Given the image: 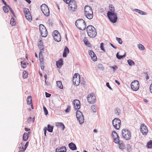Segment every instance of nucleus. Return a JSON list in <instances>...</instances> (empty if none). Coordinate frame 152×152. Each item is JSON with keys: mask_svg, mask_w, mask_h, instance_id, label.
<instances>
[{"mask_svg": "<svg viewBox=\"0 0 152 152\" xmlns=\"http://www.w3.org/2000/svg\"><path fill=\"white\" fill-rule=\"evenodd\" d=\"M138 48L142 50H143L145 49V48L143 45L141 44H139L137 45Z\"/></svg>", "mask_w": 152, "mask_h": 152, "instance_id": "58836bf2", "label": "nucleus"}, {"mask_svg": "<svg viewBox=\"0 0 152 152\" xmlns=\"http://www.w3.org/2000/svg\"><path fill=\"white\" fill-rule=\"evenodd\" d=\"M133 11L138 12L141 15H146L147 14L146 12L138 9H134L133 10Z\"/></svg>", "mask_w": 152, "mask_h": 152, "instance_id": "393cba45", "label": "nucleus"}, {"mask_svg": "<svg viewBox=\"0 0 152 152\" xmlns=\"http://www.w3.org/2000/svg\"><path fill=\"white\" fill-rule=\"evenodd\" d=\"M7 7L9 8L10 9V11L12 13V14L13 15H14V12L13 11H12V8L11 7H10L9 6V5H7Z\"/></svg>", "mask_w": 152, "mask_h": 152, "instance_id": "6e6d98bb", "label": "nucleus"}, {"mask_svg": "<svg viewBox=\"0 0 152 152\" xmlns=\"http://www.w3.org/2000/svg\"><path fill=\"white\" fill-rule=\"evenodd\" d=\"M116 39L119 44H121L122 43V41L121 38L116 37Z\"/></svg>", "mask_w": 152, "mask_h": 152, "instance_id": "79ce46f5", "label": "nucleus"}, {"mask_svg": "<svg viewBox=\"0 0 152 152\" xmlns=\"http://www.w3.org/2000/svg\"><path fill=\"white\" fill-rule=\"evenodd\" d=\"M23 12L26 19L31 22L32 20V17L29 9L26 8H24Z\"/></svg>", "mask_w": 152, "mask_h": 152, "instance_id": "9b49d317", "label": "nucleus"}, {"mask_svg": "<svg viewBox=\"0 0 152 152\" xmlns=\"http://www.w3.org/2000/svg\"><path fill=\"white\" fill-rule=\"evenodd\" d=\"M114 127L117 130L119 129L121 124V120L118 118H115L112 121Z\"/></svg>", "mask_w": 152, "mask_h": 152, "instance_id": "9d476101", "label": "nucleus"}, {"mask_svg": "<svg viewBox=\"0 0 152 152\" xmlns=\"http://www.w3.org/2000/svg\"><path fill=\"white\" fill-rule=\"evenodd\" d=\"M149 89L150 92L152 94V83L151 84L150 86Z\"/></svg>", "mask_w": 152, "mask_h": 152, "instance_id": "e2e57ef3", "label": "nucleus"}, {"mask_svg": "<svg viewBox=\"0 0 152 152\" xmlns=\"http://www.w3.org/2000/svg\"><path fill=\"white\" fill-rule=\"evenodd\" d=\"M88 53L91 57L93 56V55H95L94 53L91 50H89V51Z\"/></svg>", "mask_w": 152, "mask_h": 152, "instance_id": "de8ad7c7", "label": "nucleus"}, {"mask_svg": "<svg viewBox=\"0 0 152 152\" xmlns=\"http://www.w3.org/2000/svg\"><path fill=\"white\" fill-rule=\"evenodd\" d=\"M41 9L45 16H49L50 15L49 10L48 6L46 4H43L41 5Z\"/></svg>", "mask_w": 152, "mask_h": 152, "instance_id": "1a4fd4ad", "label": "nucleus"}, {"mask_svg": "<svg viewBox=\"0 0 152 152\" xmlns=\"http://www.w3.org/2000/svg\"><path fill=\"white\" fill-rule=\"evenodd\" d=\"M21 65L22 68L24 69L26 66V65L25 62L22 61L21 62Z\"/></svg>", "mask_w": 152, "mask_h": 152, "instance_id": "4c0bfd02", "label": "nucleus"}, {"mask_svg": "<svg viewBox=\"0 0 152 152\" xmlns=\"http://www.w3.org/2000/svg\"><path fill=\"white\" fill-rule=\"evenodd\" d=\"M120 110L118 108H116L115 110V113L117 115H119L120 114Z\"/></svg>", "mask_w": 152, "mask_h": 152, "instance_id": "ea45409f", "label": "nucleus"}, {"mask_svg": "<svg viewBox=\"0 0 152 152\" xmlns=\"http://www.w3.org/2000/svg\"><path fill=\"white\" fill-rule=\"evenodd\" d=\"M69 3V6L70 10H72V11H75L77 8L76 1L73 0L71 1Z\"/></svg>", "mask_w": 152, "mask_h": 152, "instance_id": "4468645a", "label": "nucleus"}, {"mask_svg": "<svg viewBox=\"0 0 152 152\" xmlns=\"http://www.w3.org/2000/svg\"><path fill=\"white\" fill-rule=\"evenodd\" d=\"M69 147L70 149L72 151L77 149V147L75 144L73 142H71L69 144Z\"/></svg>", "mask_w": 152, "mask_h": 152, "instance_id": "aec40b11", "label": "nucleus"}, {"mask_svg": "<svg viewBox=\"0 0 152 152\" xmlns=\"http://www.w3.org/2000/svg\"><path fill=\"white\" fill-rule=\"evenodd\" d=\"M110 67L113 69L114 72H115V71L118 69V67L116 65H114L113 66H110Z\"/></svg>", "mask_w": 152, "mask_h": 152, "instance_id": "603ef678", "label": "nucleus"}, {"mask_svg": "<svg viewBox=\"0 0 152 152\" xmlns=\"http://www.w3.org/2000/svg\"><path fill=\"white\" fill-rule=\"evenodd\" d=\"M2 2H3V3L6 6L7 5V3L4 0H1Z\"/></svg>", "mask_w": 152, "mask_h": 152, "instance_id": "69168bd1", "label": "nucleus"}, {"mask_svg": "<svg viewBox=\"0 0 152 152\" xmlns=\"http://www.w3.org/2000/svg\"><path fill=\"white\" fill-rule=\"evenodd\" d=\"M53 126H51L50 124H48L47 126V130L50 132H53Z\"/></svg>", "mask_w": 152, "mask_h": 152, "instance_id": "cd10ccee", "label": "nucleus"}, {"mask_svg": "<svg viewBox=\"0 0 152 152\" xmlns=\"http://www.w3.org/2000/svg\"><path fill=\"white\" fill-rule=\"evenodd\" d=\"M97 68L100 70H103L104 69L103 65L101 64H98L97 65Z\"/></svg>", "mask_w": 152, "mask_h": 152, "instance_id": "c9c22d12", "label": "nucleus"}, {"mask_svg": "<svg viewBox=\"0 0 152 152\" xmlns=\"http://www.w3.org/2000/svg\"><path fill=\"white\" fill-rule=\"evenodd\" d=\"M38 46L39 48V47H43V43L41 40H40L38 42Z\"/></svg>", "mask_w": 152, "mask_h": 152, "instance_id": "49530a36", "label": "nucleus"}, {"mask_svg": "<svg viewBox=\"0 0 152 152\" xmlns=\"http://www.w3.org/2000/svg\"><path fill=\"white\" fill-rule=\"evenodd\" d=\"M85 15L87 18L91 19L93 17V12L91 7L88 6H86L84 9Z\"/></svg>", "mask_w": 152, "mask_h": 152, "instance_id": "f03ea898", "label": "nucleus"}, {"mask_svg": "<svg viewBox=\"0 0 152 152\" xmlns=\"http://www.w3.org/2000/svg\"><path fill=\"white\" fill-rule=\"evenodd\" d=\"M122 135L124 139L129 140L131 138V133L130 132L126 129H124L122 130Z\"/></svg>", "mask_w": 152, "mask_h": 152, "instance_id": "39448f33", "label": "nucleus"}, {"mask_svg": "<svg viewBox=\"0 0 152 152\" xmlns=\"http://www.w3.org/2000/svg\"><path fill=\"white\" fill-rule=\"evenodd\" d=\"M112 135L114 139V142L115 143H117L119 142V137L118 135L116 132L114 131L112 132Z\"/></svg>", "mask_w": 152, "mask_h": 152, "instance_id": "f3484780", "label": "nucleus"}, {"mask_svg": "<svg viewBox=\"0 0 152 152\" xmlns=\"http://www.w3.org/2000/svg\"><path fill=\"white\" fill-rule=\"evenodd\" d=\"M106 86L110 90H112V88L110 86L109 83H107L106 84Z\"/></svg>", "mask_w": 152, "mask_h": 152, "instance_id": "052dcab7", "label": "nucleus"}, {"mask_svg": "<svg viewBox=\"0 0 152 152\" xmlns=\"http://www.w3.org/2000/svg\"><path fill=\"white\" fill-rule=\"evenodd\" d=\"M145 75H146V79L147 80H148L149 79V76H148V74H147V73H145Z\"/></svg>", "mask_w": 152, "mask_h": 152, "instance_id": "0e129e2a", "label": "nucleus"}, {"mask_svg": "<svg viewBox=\"0 0 152 152\" xmlns=\"http://www.w3.org/2000/svg\"><path fill=\"white\" fill-rule=\"evenodd\" d=\"M56 83L58 87L60 89H62L63 88V86L62 85V83L61 81H57L56 82Z\"/></svg>", "mask_w": 152, "mask_h": 152, "instance_id": "2f4dec72", "label": "nucleus"}, {"mask_svg": "<svg viewBox=\"0 0 152 152\" xmlns=\"http://www.w3.org/2000/svg\"><path fill=\"white\" fill-rule=\"evenodd\" d=\"M119 142H118L117 143H118L119 145V148L120 149L122 150L124 149L125 147L124 145L123 142L122 141H120L119 140Z\"/></svg>", "mask_w": 152, "mask_h": 152, "instance_id": "b1692460", "label": "nucleus"}, {"mask_svg": "<svg viewBox=\"0 0 152 152\" xmlns=\"http://www.w3.org/2000/svg\"><path fill=\"white\" fill-rule=\"evenodd\" d=\"M76 118L80 124H82L84 122V118L82 113L78 110L76 112Z\"/></svg>", "mask_w": 152, "mask_h": 152, "instance_id": "0eeeda50", "label": "nucleus"}, {"mask_svg": "<svg viewBox=\"0 0 152 152\" xmlns=\"http://www.w3.org/2000/svg\"><path fill=\"white\" fill-rule=\"evenodd\" d=\"M69 53V50L67 47H65L63 54V57H66L67 54Z\"/></svg>", "mask_w": 152, "mask_h": 152, "instance_id": "4be33fe9", "label": "nucleus"}, {"mask_svg": "<svg viewBox=\"0 0 152 152\" xmlns=\"http://www.w3.org/2000/svg\"><path fill=\"white\" fill-rule=\"evenodd\" d=\"M45 84L46 85H47L48 86L49 85H50L49 83V82H47L46 80L45 81Z\"/></svg>", "mask_w": 152, "mask_h": 152, "instance_id": "774afa93", "label": "nucleus"}, {"mask_svg": "<svg viewBox=\"0 0 152 152\" xmlns=\"http://www.w3.org/2000/svg\"><path fill=\"white\" fill-rule=\"evenodd\" d=\"M39 28L41 35L42 37H46L47 35V31L45 27L42 24L39 25Z\"/></svg>", "mask_w": 152, "mask_h": 152, "instance_id": "423d86ee", "label": "nucleus"}, {"mask_svg": "<svg viewBox=\"0 0 152 152\" xmlns=\"http://www.w3.org/2000/svg\"><path fill=\"white\" fill-rule=\"evenodd\" d=\"M39 49L40 50V51L39 53H40L41 55H42V53H43L44 51V48L43 47H39Z\"/></svg>", "mask_w": 152, "mask_h": 152, "instance_id": "5fc2aeb1", "label": "nucleus"}, {"mask_svg": "<svg viewBox=\"0 0 152 152\" xmlns=\"http://www.w3.org/2000/svg\"><path fill=\"white\" fill-rule=\"evenodd\" d=\"M91 109L93 111L94 113H96V107L94 105H92L91 106Z\"/></svg>", "mask_w": 152, "mask_h": 152, "instance_id": "37998d69", "label": "nucleus"}, {"mask_svg": "<svg viewBox=\"0 0 152 152\" xmlns=\"http://www.w3.org/2000/svg\"><path fill=\"white\" fill-rule=\"evenodd\" d=\"M39 58L40 61H43V58L42 55H41L40 53L39 54Z\"/></svg>", "mask_w": 152, "mask_h": 152, "instance_id": "864d4df0", "label": "nucleus"}, {"mask_svg": "<svg viewBox=\"0 0 152 152\" xmlns=\"http://www.w3.org/2000/svg\"><path fill=\"white\" fill-rule=\"evenodd\" d=\"M83 42L85 43V44L87 46H89L90 45V44L89 42L88 39L86 38L85 37L83 39Z\"/></svg>", "mask_w": 152, "mask_h": 152, "instance_id": "7c9ffc66", "label": "nucleus"}, {"mask_svg": "<svg viewBox=\"0 0 152 152\" xmlns=\"http://www.w3.org/2000/svg\"><path fill=\"white\" fill-rule=\"evenodd\" d=\"M127 62L129 66H133L135 65V63L131 59H129L127 60Z\"/></svg>", "mask_w": 152, "mask_h": 152, "instance_id": "473e14b6", "label": "nucleus"}, {"mask_svg": "<svg viewBox=\"0 0 152 152\" xmlns=\"http://www.w3.org/2000/svg\"><path fill=\"white\" fill-rule=\"evenodd\" d=\"M140 130L142 134L144 135H146L148 132L147 127L144 124H142L141 125Z\"/></svg>", "mask_w": 152, "mask_h": 152, "instance_id": "2eb2a0df", "label": "nucleus"}, {"mask_svg": "<svg viewBox=\"0 0 152 152\" xmlns=\"http://www.w3.org/2000/svg\"><path fill=\"white\" fill-rule=\"evenodd\" d=\"M3 10L4 12L6 13H7L8 12V10L7 8V7L6 6H3Z\"/></svg>", "mask_w": 152, "mask_h": 152, "instance_id": "a19ab883", "label": "nucleus"}, {"mask_svg": "<svg viewBox=\"0 0 152 152\" xmlns=\"http://www.w3.org/2000/svg\"><path fill=\"white\" fill-rule=\"evenodd\" d=\"M23 76L24 78H26L28 76V73L27 72L25 71L23 72Z\"/></svg>", "mask_w": 152, "mask_h": 152, "instance_id": "e433bc0d", "label": "nucleus"}, {"mask_svg": "<svg viewBox=\"0 0 152 152\" xmlns=\"http://www.w3.org/2000/svg\"><path fill=\"white\" fill-rule=\"evenodd\" d=\"M107 16L110 21L113 23L116 22L117 19V13H112L107 12Z\"/></svg>", "mask_w": 152, "mask_h": 152, "instance_id": "20e7f679", "label": "nucleus"}, {"mask_svg": "<svg viewBox=\"0 0 152 152\" xmlns=\"http://www.w3.org/2000/svg\"><path fill=\"white\" fill-rule=\"evenodd\" d=\"M53 36L55 41L57 42L61 41V38L60 34L57 31H55L53 33Z\"/></svg>", "mask_w": 152, "mask_h": 152, "instance_id": "ddd939ff", "label": "nucleus"}, {"mask_svg": "<svg viewBox=\"0 0 152 152\" xmlns=\"http://www.w3.org/2000/svg\"><path fill=\"white\" fill-rule=\"evenodd\" d=\"M27 103L30 104L32 103V98L31 96H29L27 99Z\"/></svg>", "mask_w": 152, "mask_h": 152, "instance_id": "bb28decb", "label": "nucleus"}, {"mask_svg": "<svg viewBox=\"0 0 152 152\" xmlns=\"http://www.w3.org/2000/svg\"><path fill=\"white\" fill-rule=\"evenodd\" d=\"M28 142H27L26 143V144H25V147L23 148V147H22V149L23 150V151H25V150H26V148L28 146Z\"/></svg>", "mask_w": 152, "mask_h": 152, "instance_id": "3c124183", "label": "nucleus"}, {"mask_svg": "<svg viewBox=\"0 0 152 152\" xmlns=\"http://www.w3.org/2000/svg\"><path fill=\"white\" fill-rule=\"evenodd\" d=\"M75 25L80 30H84L86 28V23L83 19H80L77 20L75 21Z\"/></svg>", "mask_w": 152, "mask_h": 152, "instance_id": "7ed1b4c3", "label": "nucleus"}, {"mask_svg": "<svg viewBox=\"0 0 152 152\" xmlns=\"http://www.w3.org/2000/svg\"><path fill=\"white\" fill-rule=\"evenodd\" d=\"M56 126L58 128H60L63 130H64L65 128V126L64 124L61 122H57L56 123Z\"/></svg>", "mask_w": 152, "mask_h": 152, "instance_id": "5701e85b", "label": "nucleus"}, {"mask_svg": "<svg viewBox=\"0 0 152 152\" xmlns=\"http://www.w3.org/2000/svg\"><path fill=\"white\" fill-rule=\"evenodd\" d=\"M104 43H101L100 44V48L101 49L104 51V52H105V50L104 49Z\"/></svg>", "mask_w": 152, "mask_h": 152, "instance_id": "c03bdc74", "label": "nucleus"}, {"mask_svg": "<svg viewBox=\"0 0 152 152\" xmlns=\"http://www.w3.org/2000/svg\"><path fill=\"white\" fill-rule=\"evenodd\" d=\"M66 147L64 146L58 147L56 149V152H66Z\"/></svg>", "mask_w": 152, "mask_h": 152, "instance_id": "a211bd4d", "label": "nucleus"}, {"mask_svg": "<svg viewBox=\"0 0 152 152\" xmlns=\"http://www.w3.org/2000/svg\"><path fill=\"white\" fill-rule=\"evenodd\" d=\"M73 104L75 109L76 110H78L80 107V103L79 100L78 99L74 100L73 101Z\"/></svg>", "mask_w": 152, "mask_h": 152, "instance_id": "dca6fc26", "label": "nucleus"}, {"mask_svg": "<svg viewBox=\"0 0 152 152\" xmlns=\"http://www.w3.org/2000/svg\"><path fill=\"white\" fill-rule=\"evenodd\" d=\"M146 146L148 148H152V141L151 140H150L147 143Z\"/></svg>", "mask_w": 152, "mask_h": 152, "instance_id": "f704fd0d", "label": "nucleus"}, {"mask_svg": "<svg viewBox=\"0 0 152 152\" xmlns=\"http://www.w3.org/2000/svg\"><path fill=\"white\" fill-rule=\"evenodd\" d=\"M63 61L62 59L60 58L58 61L56 62V66L58 68H60L63 64Z\"/></svg>", "mask_w": 152, "mask_h": 152, "instance_id": "412c9836", "label": "nucleus"}, {"mask_svg": "<svg viewBox=\"0 0 152 152\" xmlns=\"http://www.w3.org/2000/svg\"><path fill=\"white\" fill-rule=\"evenodd\" d=\"M77 77L80 78V76L79 74L78 73H75L73 77V78H77Z\"/></svg>", "mask_w": 152, "mask_h": 152, "instance_id": "09e8293b", "label": "nucleus"}, {"mask_svg": "<svg viewBox=\"0 0 152 152\" xmlns=\"http://www.w3.org/2000/svg\"><path fill=\"white\" fill-rule=\"evenodd\" d=\"M45 96L46 97H49L51 96V95L47 92H45Z\"/></svg>", "mask_w": 152, "mask_h": 152, "instance_id": "bf43d9fd", "label": "nucleus"}, {"mask_svg": "<svg viewBox=\"0 0 152 152\" xmlns=\"http://www.w3.org/2000/svg\"><path fill=\"white\" fill-rule=\"evenodd\" d=\"M109 11L108 12H111L112 13H115V9L114 7L112 5H110L109 7Z\"/></svg>", "mask_w": 152, "mask_h": 152, "instance_id": "a878e982", "label": "nucleus"}, {"mask_svg": "<svg viewBox=\"0 0 152 152\" xmlns=\"http://www.w3.org/2000/svg\"><path fill=\"white\" fill-rule=\"evenodd\" d=\"M66 4H68L69 3L70 1L71 0H63Z\"/></svg>", "mask_w": 152, "mask_h": 152, "instance_id": "680f3d73", "label": "nucleus"}, {"mask_svg": "<svg viewBox=\"0 0 152 152\" xmlns=\"http://www.w3.org/2000/svg\"><path fill=\"white\" fill-rule=\"evenodd\" d=\"M110 44L111 45V46L114 48L116 49L117 48V47L116 46H115L114 45H113L112 44V43H110Z\"/></svg>", "mask_w": 152, "mask_h": 152, "instance_id": "338daca9", "label": "nucleus"}, {"mask_svg": "<svg viewBox=\"0 0 152 152\" xmlns=\"http://www.w3.org/2000/svg\"><path fill=\"white\" fill-rule=\"evenodd\" d=\"M43 108L45 114V115H47L48 113V110L44 106H43Z\"/></svg>", "mask_w": 152, "mask_h": 152, "instance_id": "a18cd8bd", "label": "nucleus"}, {"mask_svg": "<svg viewBox=\"0 0 152 152\" xmlns=\"http://www.w3.org/2000/svg\"><path fill=\"white\" fill-rule=\"evenodd\" d=\"M87 34L90 38H94L96 36L97 33L95 28L92 26L89 25L86 28Z\"/></svg>", "mask_w": 152, "mask_h": 152, "instance_id": "f257e3e1", "label": "nucleus"}, {"mask_svg": "<svg viewBox=\"0 0 152 152\" xmlns=\"http://www.w3.org/2000/svg\"><path fill=\"white\" fill-rule=\"evenodd\" d=\"M72 81L74 85H75L76 86H78L80 83L81 82L80 78L78 77L75 79L73 78Z\"/></svg>", "mask_w": 152, "mask_h": 152, "instance_id": "6ab92c4d", "label": "nucleus"}, {"mask_svg": "<svg viewBox=\"0 0 152 152\" xmlns=\"http://www.w3.org/2000/svg\"><path fill=\"white\" fill-rule=\"evenodd\" d=\"M28 138V134L27 133H25L23 136V140L24 141L27 140Z\"/></svg>", "mask_w": 152, "mask_h": 152, "instance_id": "c756f323", "label": "nucleus"}, {"mask_svg": "<svg viewBox=\"0 0 152 152\" xmlns=\"http://www.w3.org/2000/svg\"><path fill=\"white\" fill-rule=\"evenodd\" d=\"M87 99L88 102L90 104H94L96 99L95 94L93 93L88 94L87 96Z\"/></svg>", "mask_w": 152, "mask_h": 152, "instance_id": "6e6552de", "label": "nucleus"}, {"mask_svg": "<svg viewBox=\"0 0 152 152\" xmlns=\"http://www.w3.org/2000/svg\"><path fill=\"white\" fill-rule=\"evenodd\" d=\"M70 110V107L68 106L67 108L65 110V112L66 113H68Z\"/></svg>", "mask_w": 152, "mask_h": 152, "instance_id": "4d7b16f0", "label": "nucleus"}, {"mask_svg": "<svg viewBox=\"0 0 152 152\" xmlns=\"http://www.w3.org/2000/svg\"><path fill=\"white\" fill-rule=\"evenodd\" d=\"M47 128L46 127H44V128L43 129V130H44V134H45V136H46V132H47Z\"/></svg>", "mask_w": 152, "mask_h": 152, "instance_id": "13d9d810", "label": "nucleus"}, {"mask_svg": "<svg viewBox=\"0 0 152 152\" xmlns=\"http://www.w3.org/2000/svg\"><path fill=\"white\" fill-rule=\"evenodd\" d=\"M140 84L138 81L135 80L131 83V86L132 89L134 91H137L139 87Z\"/></svg>", "mask_w": 152, "mask_h": 152, "instance_id": "f8f14e48", "label": "nucleus"}, {"mask_svg": "<svg viewBox=\"0 0 152 152\" xmlns=\"http://www.w3.org/2000/svg\"><path fill=\"white\" fill-rule=\"evenodd\" d=\"M10 23L12 26H14L16 24L15 19L13 18H12L10 20Z\"/></svg>", "mask_w": 152, "mask_h": 152, "instance_id": "72a5a7b5", "label": "nucleus"}, {"mask_svg": "<svg viewBox=\"0 0 152 152\" xmlns=\"http://www.w3.org/2000/svg\"><path fill=\"white\" fill-rule=\"evenodd\" d=\"M91 58L94 61H96L97 60V58L95 54L93 55V56H92Z\"/></svg>", "mask_w": 152, "mask_h": 152, "instance_id": "8fccbe9b", "label": "nucleus"}, {"mask_svg": "<svg viewBox=\"0 0 152 152\" xmlns=\"http://www.w3.org/2000/svg\"><path fill=\"white\" fill-rule=\"evenodd\" d=\"M126 56V53L123 55H120L119 54V53H117L116 54V56L117 58L119 59H120L122 58H123L125 57Z\"/></svg>", "mask_w": 152, "mask_h": 152, "instance_id": "c85d7f7f", "label": "nucleus"}]
</instances>
